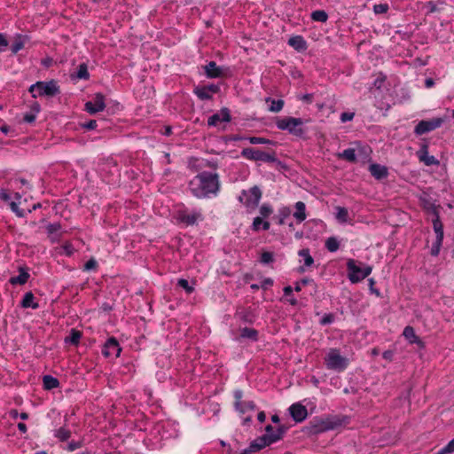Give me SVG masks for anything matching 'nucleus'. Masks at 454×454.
I'll return each instance as SVG.
<instances>
[{"instance_id":"obj_1","label":"nucleus","mask_w":454,"mask_h":454,"mask_svg":"<svg viewBox=\"0 0 454 454\" xmlns=\"http://www.w3.org/2000/svg\"><path fill=\"white\" fill-rule=\"evenodd\" d=\"M219 187L218 175L207 171L198 174L189 183L191 192L197 198H205L210 194H216Z\"/></svg>"},{"instance_id":"obj_2","label":"nucleus","mask_w":454,"mask_h":454,"mask_svg":"<svg viewBox=\"0 0 454 454\" xmlns=\"http://www.w3.org/2000/svg\"><path fill=\"white\" fill-rule=\"evenodd\" d=\"M274 430V427L271 425H268L265 427V434L255 440H254L248 448L243 450L239 454H251L254 453L262 448L270 445L282 439L284 434H286L287 427L284 425H279L276 430V434H271V431Z\"/></svg>"},{"instance_id":"obj_3","label":"nucleus","mask_w":454,"mask_h":454,"mask_svg":"<svg viewBox=\"0 0 454 454\" xmlns=\"http://www.w3.org/2000/svg\"><path fill=\"white\" fill-rule=\"evenodd\" d=\"M308 121L309 120H303L301 118L285 117L282 119H278L276 125L278 129L281 130H287L293 136L297 137H304L307 129L303 127V125Z\"/></svg>"},{"instance_id":"obj_4","label":"nucleus","mask_w":454,"mask_h":454,"mask_svg":"<svg viewBox=\"0 0 454 454\" xmlns=\"http://www.w3.org/2000/svg\"><path fill=\"white\" fill-rule=\"evenodd\" d=\"M29 92L32 93L33 98H36L37 96L54 97L60 93V90L57 82L55 80H51L50 82H35L30 86Z\"/></svg>"},{"instance_id":"obj_5","label":"nucleus","mask_w":454,"mask_h":454,"mask_svg":"<svg viewBox=\"0 0 454 454\" xmlns=\"http://www.w3.org/2000/svg\"><path fill=\"white\" fill-rule=\"evenodd\" d=\"M342 419L339 417L316 418L310 422V433L320 434L328 430H333L341 426Z\"/></svg>"},{"instance_id":"obj_6","label":"nucleus","mask_w":454,"mask_h":454,"mask_svg":"<svg viewBox=\"0 0 454 454\" xmlns=\"http://www.w3.org/2000/svg\"><path fill=\"white\" fill-rule=\"evenodd\" d=\"M347 269L348 271V279L352 283H357L366 277H368L372 272V267L364 265L362 262L356 264V262L353 259H349L347 262Z\"/></svg>"},{"instance_id":"obj_7","label":"nucleus","mask_w":454,"mask_h":454,"mask_svg":"<svg viewBox=\"0 0 454 454\" xmlns=\"http://www.w3.org/2000/svg\"><path fill=\"white\" fill-rule=\"evenodd\" d=\"M325 364L329 370L341 372L347 368L348 360L342 356L338 349L331 348L325 357Z\"/></svg>"},{"instance_id":"obj_8","label":"nucleus","mask_w":454,"mask_h":454,"mask_svg":"<svg viewBox=\"0 0 454 454\" xmlns=\"http://www.w3.org/2000/svg\"><path fill=\"white\" fill-rule=\"evenodd\" d=\"M241 155L246 159L255 161L275 162L277 160L275 152H263L253 147L244 148Z\"/></svg>"},{"instance_id":"obj_9","label":"nucleus","mask_w":454,"mask_h":454,"mask_svg":"<svg viewBox=\"0 0 454 454\" xmlns=\"http://www.w3.org/2000/svg\"><path fill=\"white\" fill-rule=\"evenodd\" d=\"M262 198V191L256 185L253 186L248 191L243 190L239 200L246 207L254 209L258 207Z\"/></svg>"},{"instance_id":"obj_10","label":"nucleus","mask_w":454,"mask_h":454,"mask_svg":"<svg viewBox=\"0 0 454 454\" xmlns=\"http://www.w3.org/2000/svg\"><path fill=\"white\" fill-rule=\"evenodd\" d=\"M443 122L442 118H434L428 121H420L415 127L417 135H423L439 128Z\"/></svg>"},{"instance_id":"obj_11","label":"nucleus","mask_w":454,"mask_h":454,"mask_svg":"<svg viewBox=\"0 0 454 454\" xmlns=\"http://www.w3.org/2000/svg\"><path fill=\"white\" fill-rule=\"evenodd\" d=\"M105 97L101 93L96 94L91 101H88L85 104V110L90 114H95L98 112H101L105 109Z\"/></svg>"},{"instance_id":"obj_12","label":"nucleus","mask_w":454,"mask_h":454,"mask_svg":"<svg viewBox=\"0 0 454 454\" xmlns=\"http://www.w3.org/2000/svg\"><path fill=\"white\" fill-rule=\"evenodd\" d=\"M121 351V348L117 340L114 337L109 338L102 348V354L106 357H110V356L117 357L120 356Z\"/></svg>"},{"instance_id":"obj_13","label":"nucleus","mask_w":454,"mask_h":454,"mask_svg":"<svg viewBox=\"0 0 454 454\" xmlns=\"http://www.w3.org/2000/svg\"><path fill=\"white\" fill-rule=\"evenodd\" d=\"M289 411L296 422H302L308 416L307 408L299 403L292 404L289 407Z\"/></svg>"},{"instance_id":"obj_14","label":"nucleus","mask_w":454,"mask_h":454,"mask_svg":"<svg viewBox=\"0 0 454 454\" xmlns=\"http://www.w3.org/2000/svg\"><path fill=\"white\" fill-rule=\"evenodd\" d=\"M204 70L207 77L208 78H219L225 75L227 68L218 67L215 61H210L204 66Z\"/></svg>"},{"instance_id":"obj_15","label":"nucleus","mask_w":454,"mask_h":454,"mask_svg":"<svg viewBox=\"0 0 454 454\" xmlns=\"http://www.w3.org/2000/svg\"><path fill=\"white\" fill-rule=\"evenodd\" d=\"M231 121V114L228 108L224 107L221 109L219 113H216L211 115L207 120V124L209 126H216L218 123L222 121L228 122Z\"/></svg>"},{"instance_id":"obj_16","label":"nucleus","mask_w":454,"mask_h":454,"mask_svg":"<svg viewBox=\"0 0 454 454\" xmlns=\"http://www.w3.org/2000/svg\"><path fill=\"white\" fill-rule=\"evenodd\" d=\"M419 159L424 162L427 166L439 165V160L434 156L428 155L427 146L423 145L422 148L418 152Z\"/></svg>"},{"instance_id":"obj_17","label":"nucleus","mask_w":454,"mask_h":454,"mask_svg":"<svg viewBox=\"0 0 454 454\" xmlns=\"http://www.w3.org/2000/svg\"><path fill=\"white\" fill-rule=\"evenodd\" d=\"M371 175L378 180H381L387 176V168L377 163L371 164L369 167Z\"/></svg>"},{"instance_id":"obj_18","label":"nucleus","mask_w":454,"mask_h":454,"mask_svg":"<svg viewBox=\"0 0 454 454\" xmlns=\"http://www.w3.org/2000/svg\"><path fill=\"white\" fill-rule=\"evenodd\" d=\"M237 317L243 322L252 324L254 321V314L251 309H242L237 311Z\"/></svg>"},{"instance_id":"obj_19","label":"nucleus","mask_w":454,"mask_h":454,"mask_svg":"<svg viewBox=\"0 0 454 454\" xmlns=\"http://www.w3.org/2000/svg\"><path fill=\"white\" fill-rule=\"evenodd\" d=\"M288 44L299 51H304L306 49V42L300 35L289 38Z\"/></svg>"},{"instance_id":"obj_20","label":"nucleus","mask_w":454,"mask_h":454,"mask_svg":"<svg viewBox=\"0 0 454 454\" xmlns=\"http://www.w3.org/2000/svg\"><path fill=\"white\" fill-rule=\"evenodd\" d=\"M295 209L296 210L294 213V216L299 223L303 222L306 219V214H305L306 206H305V204L302 201L296 202Z\"/></svg>"},{"instance_id":"obj_21","label":"nucleus","mask_w":454,"mask_h":454,"mask_svg":"<svg viewBox=\"0 0 454 454\" xmlns=\"http://www.w3.org/2000/svg\"><path fill=\"white\" fill-rule=\"evenodd\" d=\"M34 294L31 292L26 293L21 301V306L23 308L37 309L39 305L38 303L34 302Z\"/></svg>"},{"instance_id":"obj_22","label":"nucleus","mask_w":454,"mask_h":454,"mask_svg":"<svg viewBox=\"0 0 454 454\" xmlns=\"http://www.w3.org/2000/svg\"><path fill=\"white\" fill-rule=\"evenodd\" d=\"M26 37L20 35H17L14 38V42L11 46L12 52L13 54L18 53L21 49L24 48Z\"/></svg>"},{"instance_id":"obj_23","label":"nucleus","mask_w":454,"mask_h":454,"mask_svg":"<svg viewBox=\"0 0 454 454\" xmlns=\"http://www.w3.org/2000/svg\"><path fill=\"white\" fill-rule=\"evenodd\" d=\"M29 278V274L25 271L22 268L20 269V274L16 277H12L10 279V283L12 285H24Z\"/></svg>"},{"instance_id":"obj_24","label":"nucleus","mask_w":454,"mask_h":454,"mask_svg":"<svg viewBox=\"0 0 454 454\" xmlns=\"http://www.w3.org/2000/svg\"><path fill=\"white\" fill-rule=\"evenodd\" d=\"M73 78L87 80L90 77L88 67L85 63L79 65L77 71L74 74H71Z\"/></svg>"},{"instance_id":"obj_25","label":"nucleus","mask_w":454,"mask_h":454,"mask_svg":"<svg viewBox=\"0 0 454 454\" xmlns=\"http://www.w3.org/2000/svg\"><path fill=\"white\" fill-rule=\"evenodd\" d=\"M43 383L44 388L48 390L55 388L59 385V380L51 375H44L43 378Z\"/></svg>"},{"instance_id":"obj_26","label":"nucleus","mask_w":454,"mask_h":454,"mask_svg":"<svg viewBox=\"0 0 454 454\" xmlns=\"http://www.w3.org/2000/svg\"><path fill=\"white\" fill-rule=\"evenodd\" d=\"M403 336L409 340L411 343H421L419 338L415 334V331L411 326H406L403 330Z\"/></svg>"},{"instance_id":"obj_27","label":"nucleus","mask_w":454,"mask_h":454,"mask_svg":"<svg viewBox=\"0 0 454 454\" xmlns=\"http://www.w3.org/2000/svg\"><path fill=\"white\" fill-rule=\"evenodd\" d=\"M240 332L241 338H247L254 341L258 340V332L254 328L244 327Z\"/></svg>"},{"instance_id":"obj_28","label":"nucleus","mask_w":454,"mask_h":454,"mask_svg":"<svg viewBox=\"0 0 454 454\" xmlns=\"http://www.w3.org/2000/svg\"><path fill=\"white\" fill-rule=\"evenodd\" d=\"M266 102H270V106L269 107V110L270 112H273V113H278L282 110L283 106H284V100L282 99H278V100H275L271 98H266Z\"/></svg>"},{"instance_id":"obj_29","label":"nucleus","mask_w":454,"mask_h":454,"mask_svg":"<svg viewBox=\"0 0 454 454\" xmlns=\"http://www.w3.org/2000/svg\"><path fill=\"white\" fill-rule=\"evenodd\" d=\"M338 157L342 158L349 162L356 161V152L353 148H348L344 150L342 153L338 154Z\"/></svg>"},{"instance_id":"obj_30","label":"nucleus","mask_w":454,"mask_h":454,"mask_svg":"<svg viewBox=\"0 0 454 454\" xmlns=\"http://www.w3.org/2000/svg\"><path fill=\"white\" fill-rule=\"evenodd\" d=\"M194 93L201 100H209L212 98V94H210L209 91L207 90L205 86H197L194 89Z\"/></svg>"},{"instance_id":"obj_31","label":"nucleus","mask_w":454,"mask_h":454,"mask_svg":"<svg viewBox=\"0 0 454 454\" xmlns=\"http://www.w3.org/2000/svg\"><path fill=\"white\" fill-rule=\"evenodd\" d=\"M299 256L304 259V265L306 267H310L314 263V259L309 254V250L308 248H303L298 252Z\"/></svg>"},{"instance_id":"obj_32","label":"nucleus","mask_w":454,"mask_h":454,"mask_svg":"<svg viewBox=\"0 0 454 454\" xmlns=\"http://www.w3.org/2000/svg\"><path fill=\"white\" fill-rule=\"evenodd\" d=\"M311 19L314 21H318V22L324 23V22L327 21L328 15L324 10H317L311 13Z\"/></svg>"},{"instance_id":"obj_33","label":"nucleus","mask_w":454,"mask_h":454,"mask_svg":"<svg viewBox=\"0 0 454 454\" xmlns=\"http://www.w3.org/2000/svg\"><path fill=\"white\" fill-rule=\"evenodd\" d=\"M200 216V214L194 213V214H183L180 216V219L183 223H185L187 224H194L197 221V219Z\"/></svg>"},{"instance_id":"obj_34","label":"nucleus","mask_w":454,"mask_h":454,"mask_svg":"<svg viewBox=\"0 0 454 454\" xmlns=\"http://www.w3.org/2000/svg\"><path fill=\"white\" fill-rule=\"evenodd\" d=\"M81 337H82L81 332H79L75 329H72L70 335L66 338V341L70 342L74 345H77L80 341Z\"/></svg>"},{"instance_id":"obj_35","label":"nucleus","mask_w":454,"mask_h":454,"mask_svg":"<svg viewBox=\"0 0 454 454\" xmlns=\"http://www.w3.org/2000/svg\"><path fill=\"white\" fill-rule=\"evenodd\" d=\"M340 243L334 237H330L325 241V247L330 252H335L339 249Z\"/></svg>"},{"instance_id":"obj_36","label":"nucleus","mask_w":454,"mask_h":454,"mask_svg":"<svg viewBox=\"0 0 454 454\" xmlns=\"http://www.w3.org/2000/svg\"><path fill=\"white\" fill-rule=\"evenodd\" d=\"M433 226L436 238L443 239V226L438 216L433 221Z\"/></svg>"},{"instance_id":"obj_37","label":"nucleus","mask_w":454,"mask_h":454,"mask_svg":"<svg viewBox=\"0 0 454 454\" xmlns=\"http://www.w3.org/2000/svg\"><path fill=\"white\" fill-rule=\"evenodd\" d=\"M70 435L71 432L65 427H60L55 431V436L58 437L62 442L67 441L70 437Z\"/></svg>"},{"instance_id":"obj_38","label":"nucleus","mask_w":454,"mask_h":454,"mask_svg":"<svg viewBox=\"0 0 454 454\" xmlns=\"http://www.w3.org/2000/svg\"><path fill=\"white\" fill-rule=\"evenodd\" d=\"M336 209H337L336 218L341 223H346L348 221V212L347 208L342 207H337Z\"/></svg>"},{"instance_id":"obj_39","label":"nucleus","mask_w":454,"mask_h":454,"mask_svg":"<svg viewBox=\"0 0 454 454\" xmlns=\"http://www.w3.org/2000/svg\"><path fill=\"white\" fill-rule=\"evenodd\" d=\"M248 139H249V142L253 145H259V144L274 145V144H276L275 142H273L271 140H269V139H266L263 137H250Z\"/></svg>"},{"instance_id":"obj_40","label":"nucleus","mask_w":454,"mask_h":454,"mask_svg":"<svg viewBox=\"0 0 454 454\" xmlns=\"http://www.w3.org/2000/svg\"><path fill=\"white\" fill-rule=\"evenodd\" d=\"M242 391L241 390H236L234 392V397L236 399V402H235V407L238 411H239L240 412L242 413H245V409L243 408H239L242 404V401H241V398H242Z\"/></svg>"},{"instance_id":"obj_41","label":"nucleus","mask_w":454,"mask_h":454,"mask_svg":"<svg viewBox=\"0 0 454 454\" xmlns=\"http://www.w3.org/2000/svg\"><path fill=\"white\" fill-rule=\"evenodd\" d=\"M177 285L184 288L187 294H192L194 291V287L189 285V282L184 278H180Z\"/></svg>"},{"instance_id":"obj_42","label":"nucleus","mask_w":454,"mask_h":454,"mask_svg":"<svg viewBox=\"0 0 454 454\" xmlns=\"http://www.w3.org/2000/svg\"><path fill=\"white\" fill-rule=\"evenodd\" d=\"M443 239L436 238L435 242L434 243L432 248H431V254L434 256H436L439 254L440 248L442 243Z\"/></svg>"},{"instance_id":"obj_43","label":"nucleus","mask_w":454,"mask_h":454,"mask_svg":"<svg viewBox=\"0 0 454 454\" xmlns=\"http://www.w3.org/2000/svg\"><path fill=\"white\" fill-rule=\"evenodd\" d=\"M388 10V5L386 4H375L373 7V11L376 14H383L386 13Z\"/></svg>"},{"instance_id":"obj_44","label":"nucleus","mask_w":454,"mask_h":454,"mask_svg":"<svg viewBox=\"0 0 454 454\" xmlns=\"http://www.w3.org/2000/svg\"><path fill=\"white\" fill-rule=\"evenodd\" d=\"M271 262H273V254L270 252H263L261 255V262L267 264Z\"/></svg>"},{"instance_id":"obj_45","label":"nucleus","mask_w":454,"mask_h":454,"mask_svg":"<svg viewBox=\"0 0 454 454\" xmlns=\"http://www.w3.org/2000/svg\"><path fill=\"white\" fill-rule=\"evenodd\" d=\"M334 320V315L332 313L325 314L320 320L322 325L332 324Z\"/></svg>"},{"instance_id":"obj_46","label":"nucleus","mask_w":454,"mask_h":454,"mask_svg":"<svg viewBox=\"0 0 454 454\" xmlns=\"http://www.w3.org/2000/svg\"><path fill=\"white\" fill-rule=\"evenodd\" d=\"M273 212L272 208L269 205H262L260 208V214L262 217H268Z\"/></svg>"},{"instance_id":"obj_47","label":"nucleus","mask_w":454,"mask_h":454,"mask_svg":"<svg viewBox=\"0 0 454 454\" xmlns=\"http://www.w3.org/2000/svg\"><path fill=\"white\" fill-rule=\"evenodd\" d=\"M11 209L19 217H23L25 215L24 210L20 209L18 204L16 202L10 203Z\"/></svg>"},{"instance_id":"obj_48","label":"nucleus","mask_w":454,"mask_h":454,"mask_svg":"<svg viewBox=\"0 0 454 454\" xmlns=\"http://www.w3.org/2000/svg\"><path fill=\"white\" fill-rule=\"evenodd\" d=\"M310 282H312V279L310 278H302L301 281H298L295 283V286H294V290L296 292H300L301 290V286H306L308 284H309Z\"/></svg>"},{"instance_id":"obj_49","label":"nucleus","mask_w":454,"mask_h":454,"mask_svg":"<svg viewBox=\"0 0 454 454\" xmlns=\"http://www.w3.org/2000/svg\"><path fill=\"white\" fill-rule=\"evenodd\" d=\"M98 266V262L94 258L90 259L85 264H84V270H95Z\"/></svg>"},{"instance_id":"obj_50","label":"nucleus","mask_w":454,"mask_h":454,"mask_svg":"<svg viewBox=\"0 0 454 454\" xmlns=\"http://www.w3.org/2000/svg\"><path fill=\"white\" fill-rule=\"evenodd\" d=\"M59 230H60L59 223H51L47 226V231L50 235H52V234L58 232Z\"/></svg>"},{"instance_id":"obj_51","label":"nucleus","mask_w":454,"mask_h":454,"mask_svg":"<svg viewBox=\"0 0 454 454\" xmlns=\"http://www.w3.org/2000/svg\"><path fill=\"white\" fill-rule=\"evenodd\" d=\"M81 126L83 128V129H89V130H91V129H95L98 126L97 124V121L95 120H90L88 122H85V123H82Z\"/></svg>"},{"instance_id":"obj_52","label":"nucleus","mask_w":454,"mask_h":454,"mask_svg":"<svg viewBox=\"0 0 454 454\" xmlns=\"http://www.w3.org/2000/svg\"><path fill=\"white\" fill-rule=\"evenodd\" d=\"M355 116V114L354 113H350V112H344L340 114V121L342 122H346V121H352L353 118Z\"/></svg>"},{"instance_id":"obj_53","label":"nucleus","mask_w":454,"mask_h":454,"mask_svg":"<svg viewBox=\"0 0 454 454\" xmlns=\"http://www.w3.org/2000/svg\"><path fill=\"white\" fill-rule=\"evenodd\" d=\"M239 408L245 409V412H246L247 410H254L255 404L253 401H246V402H242V404Z\"/></svg>"},{"instance_id":"obj_54","label":"nucleus","mask_w":454,"mask_h":454,"mask_svg":"<svg viewBox=\"0 0 454 454\" xmlns=\"http://www.w3.org/2000/svg\"><path fill=\"white\" fill-rule=\"evenodd\" d=\"M262 223H263V220L262 217H255L254 219V222H253V229L254 231H258L261 227V225L262 226Z\"/></svg>"},{"instance_id":"obj_55","label":"nucleus","mask_w":454,"mask_h":454,"mask_svg":"<svg viewBox=\"0 0 454 454\" xmlns=\"http://www.w3.org/2000/svg\"><path fill=\"white\" fill-rule=\"evenodd\" d=\"M8 44L9 43L5 36L3 34H0V51H4Z\"/></svg>"},{"instance_id":"obj_56","label":"nucleus","mask_w":454,"mask_h":454,"mask_svg":"<svg viewBox=\"0 0 454 454\" xmlns=\"http://www.w3.org/2000/svg\"><path fill=\"white\" fill-rule=\"evenodd\" d=\"M205 88L212 95L215 94V93H217L219 91V90H220L219 86L215 85V84L207 85V86H205Z\"/></svg>"},{"instance_id":"obj_57","label":"nucleus","mask_w":454,"mask_h":454,"mask_svg":"<svg viewBox=\"0 0 454 454\" xmlns=\"http://www.w3.org/2000/svg\"><path fill=\"white\" fill-rule=\"evenodd\" d=\"M35 114L27 113L23 117V121L27 123H32L33 121H35Z\"/></svg>"},{"instance_id":"obj_58","label":"nucleus","mask_w":454,"mask_h":454,"mask_svg":"<svg viewBox=\"0 0 454 454\" xmlns=\"http://www.w3.org/2000/svg\"><path fill=\"white\" fill-rule=\"evenodd\" d=\"M63 250L64 253L68 256L72 255L74 251V247L70 244H66L63 246Z\"/></svg>"},{"instance_id":"obj_59","label":"nucleus","mask_w":454,"mask_h":454,"mask_svg":"<svg viewBox=\"0 0 454 454\" xmlns=\"http://www.w3.org/2000/svg\"><path fill=\"white\" fill-rule=\"evenodd\" d=\"M421 201L423 202L424 207L427 209H432L434 207V203L431 202L429 199L421 198Z\"/></svg>"},{"instance_id":"obj_60","label":"nucleus","mask_w":454,"mask_h":454,"mask_svg":"<svg viewBox=\"0 0 454 454\" xmlns=\"http://www.w3.org/2000/svg\"><path fill=\"white\" fill-rule=\"evenodd\" d=\"M273 285V280L270 278H264L262 282L261 287L266 290L268 286H270Z\"/></svg>"},{"instance_id":"obj_61","label":"nucleus","mask_w":454,"mask_h":454,"mask_svg":"<svg viewBox=\"0 0 454 454\" xmlns=\"http://www.w3.org/2000/svg\"><path fill=\"white\" fill-rule=\"evenodd\" d=\"M444 448L445 451H448L450 454L454 452V438Z\"/></svg>"},{"instance_id":"obj_62","label":"nucleus","mask_w":454,"mask_h":454,"mask_svg":"<svg viewBox=\"0 0 454 454\" xmlns=\"http://www.w3.org/2000/svg\"><path fill=\"white\" fill-rule=\"evenodd\" d=\"M313 94H305L303 96H301L300 98L301 100H303L304 102L308 103V104H310L313 100Z\"/></svg>"},{"instance_id":"obj_63","label":"nucleus","mask_w":454,"mask_h":454,"mask_svg":"<svg viewBox=\"0 0 454 454\" xmlns=\"http://www.w3.org/2000/svg\"><path fill=\"white\" fill-rule=\"evenodd\" d=\"M294 288L290 286H287L284 288V294L286 296H291L293 294Z\"/></svg>"},{"instance_id":"obj_64","label":"nucleus","mask_w":454,"mask_h":454,"mask_svg":"<svg viewBox=\"0 0 454 454\" xmlns=\"http://www.w3.org/2000/svg\"><path fill=\"white\" fill-rule=\"evenodd\" d=\"M53 60L51 58H47L42 60V65H43L46 67H49L51 66Z\"/></svg>"}]
</instances>
